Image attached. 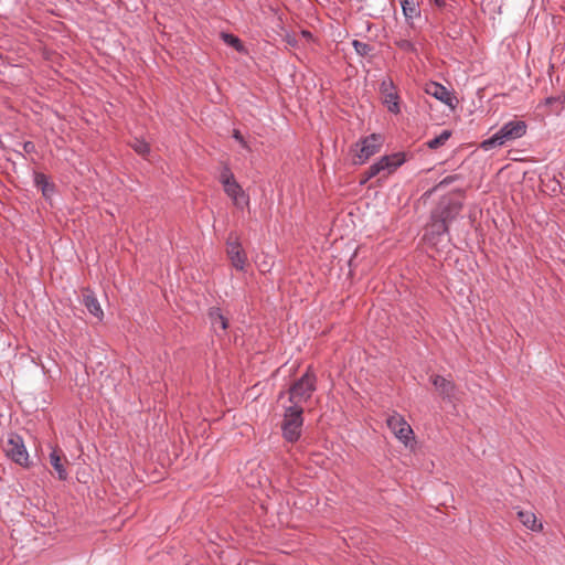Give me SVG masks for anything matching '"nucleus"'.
<instances>
[{
  "instance_id": "nucleus-1",
  "label": "nucleus",
  "mask_w": 565,
  "mask_h": 565,
  "mask_svg": "<svg viewBox=\"0 0 565 565\" xmlns=\"http://www.w3.org/2000/svg\"><path fill=\"white\" fill-rule=\"evenodd\" d=\"M527 130V125L523 120H510L505 122L495 134L490 138L484 139L480 147L484 151L492 150L501 147L510 141L522 138Z\"/></svg>"
},
{
  "instance_id": "nucleus-2",
  "label": "nucleus",
  "mask_w": 565,
  "mask_h": 565,
  "mask_svg": "<svg viewBox=\"0 0 565 565\" xmlns=\"http://www.w3.org/2000/svg\"><path fill=\"white\" fill-rule=\"evenodd\" d=\"M303 407L300 405L284 406V417L281 422L282 437L288 443H297L302 434Z\"/></svg>"
},
{
  "instance_id": "nucleus-3",
  "label": "nucleus",
  "mask_w": 565,
  "mask_h": 565,
  "mask_svg": "<svg viewBox=\"0 0 565 565\" xmlns=\"http://www.w3.org/2000/svg\"><path fill=\"white\" fill-rule=\"evenodd\" d=\"M317 390V377L311 369L308 367L305 374L295 381L288 390L289 405H300L307 403Z\"/></svg>"
},
{
  "instance_id": "nucleus-4",
  "label": "nucleus",
  "mask_w": 565,
  "mask_h": 565,
  "mask_svg": "<svg viewBox=\"0 0 565 565\" xmlns=\"http://www.w3.org/2000/svg\"><path fill=\"white\" fill-rule=\"evenodd\" d=\"M220 182L223 185L224 192L232 199L233 204L237 209H245L249 204V198L244 192L242 186L235 180V177L228 167H224L220 174Z\"/></svg>"
},
{
  "instance_id": "nucleus-5",
  "label": "nucleus",
  "mask_w": 565,
  "mask_h": 565,
  "mask_svg": "<svg viewBox=\"0 0 565 565\" xmlns=\"http://www.w3.org/2000/svg\"><path fill=\"white\" fill-rule=\"evenodd\" d=\"M8 458L22 467H29V454L23 438L18 434H10L3 448Z\"/></svg>"
},
{
  "instance_id": "nucleus-6",
  "label": "nucleus",
  "mask_w": 565,
  "mask_h": 565,
  "mask_svg": "<svg viewBox=\"0 0 565 565\" xmlns=\"http://www.w3.org/2000/svg\"><path fill=\"white\" fill-rule=\"evenodd\" d=\"M405 161V157L403 153H393L390 156H383L380 160L374 162L366 170V180H370L381 172H386L390 174L394 172L398 167H401Z\"/></svg>"
},
{
  "instance_id": "nucleus-7",
  "label": "nucleus",
  "mask_w": 565,
  "mask_h": 565,
  "mask_svg": "<svg viewBox=\"0 0 565 565\" xmlns=\"http://www.w3.org/2000/svg\"><path fill=\"white\" fill-rule=\"evenodd\" d=\"M405 161V157L403 153H393L390 156H383L380 160L374 162L366 170V180H370L381 172H386L390 174L394 172L398 167H401Z\"/></svg>"
},
{
  "instance_id": "nucleus-8",
  "label": "nucleus",
  "mask_w": 565,
  "mask_h": 565,
  "mask_svg": "<svg viewBox=\"0 0 565 565\" xmlns=\"http://www.w3.org/2000/svg\"><path fill=\"white\" fill-rule=\"evenodd\" d=\"M386 424L395 437L404 445H407L413 438V429L402 415L397 413L390 415Z\"/></svg>"
},
{
  "instance_id": "nucleus-9",
  "label": "nucleus",
  "mask_w": 565,
  "mask_h": 565,
  "mask_svg": "<svg viewBox=\"0 0 565 565\" xmlns=\"http://www.w3.org/2000/svg\"><path fill=\"white\" fill-rule=\"evenodd\" d=\"M382 145V138L380 135L372 134L361 140V142L355 145V151L358 161L355 163L362 164L364 163L370 157L375 154Z\"/></svg>"
},
{
  "instance_id": "nucleus-10",
  "label": "nucleus",
  "mask_w": 565,
  "mask_h": 565,
  "mask_svg": "<svg viewBox=\"0 0 565 565\" xmlns=\"http://www.w3.org/2000/svg\"><path fill=\"white\" fill-rule=\"evenodd\" d=\"M462 209V204L454 200H443L431 212L433 217L444 221L447 226L458 217Z\"/></svg>"
},
{
  "instance_id": "nucleus-11",
  "label": "nucleus",
  "mask_w": 565,
  "mask_h": 565,
  "mask_svg": "<svg viewBox=\"0 0 565 565\" xmlns=\"http://www.w3.org/2000/svg\"><path fill=\"white\" fill-rule=\"evenodd\" d=\"M380 92L383 95V103L386 105L388 111L399 114V97L391 78L382 81Z\"/></svg>"
},
{
  "instance_id": "nucleus-12",
  "label": "nucleus",
  "mask_w": 565,
  "mask_h": 565,
  "mask_svg": "<svg viewBox=\"0 0 565 565\" xmlns=\"http://www.w3.org/2000/svg\"><path fill=\"white\" fill-rule=\"evenodd\" d=\"M448 233V226L444 221H439L430 215V222L427 225L424 234V238L431 245H437L443 242V238Z\"/></svg>"
},
{
  "instance_id": "nucleus-13",
  "label": "nucleus",
  "mask_w": 565,
  "mask_h": 565,
  "mask_svg": "<svg viewBox=\"0 0 565 565\" xmlns=\"http://www.w3.org/2000/svg\"><path fill=\"white\" fill-rule=\"evenodd\" d=\"M425 93L440 100L451 109L456 108L457 98L441 84L430 82L426 84Z\"/></svg>"
},
{
  "instance_id": "nucleus-14",
  "label": "nucleus",
  "mask_w": 565,
  "mask_h": 565,
  "mask_svg": "<svg viewBox=\"0 0 565 565\" xmlns=\"http://www.w3.org/2000/svg\"><path fill=\"white\" fill-rule=\"evenodd\" d=\"M430 380L444 399L452 402L456 398V385L450 379L433 375Z\"/></svg>"
},
{
  "instance_id": "nucleus-15",
  "label": "nucleus",
  "mask_w": 565,
  "mask_h": 565,
  "mask_svg": "<svg viewBox=\"0 0 565 565\" xmlns=\"http://www.w3.org/2000/svg\"><path fill=\"white\" fill-rule=\"evenodd\" d=\"M207 316L214 333L217 337L224 335L228 328V319L222 313L221 309L212 307L209 309Z\"/></svg>"
},
{
  "instance_id": "nucleus-16",
  "label": "nucleus",
  "mask_w": 565,
  "mask_h": 565,
  "mask_svg": "<svg viewBox=\"0 0 565 565\" xmlns=\"http://www.w3.org/2000/svg\"><path fill=\"white\" fill-rule=\"evenodd\" d=\"M82 302L88 310L90 315H93L95 318H97L99 321L104 318V311L100 307V303L94 294L93 290L89 288H85L82 291Z\"/></svg>"
},
{
  "instance_id": "nucleus-17",
  "label": "nucleus",
  "mask_w": 565,
  "mask_h": 565,
  "mask_svg": "<svg viewBox=\"0 0 565 565\" xmlns=\"http://www.w3.org/2000/svg\"><path fill=\"white\" fill-rule=\"evenodd\" d=\"M227 255L231 259L232 265L238 269L243 270L246 265V255L241 247V244L237 242H232L227 244Z\"/></svg>"
},
{
  "instance_id": "nucleus-18",
  "label": "nucleus",
  "mask_w": 565,
  "mask_h": 565,
  "mask_svg": "<svg viewBox=\"0 0 565 565\" xmlns=\"http://www.w3.org/2000/svg\"><path fill=\"white\" fill-rule=\"evenodd\" d=\"M520 522L529 530L539 532L543 529V524L537 522L536 515L531 511H518Z\"/></svg>"
},
{
  "instance_id": "nucleus-19",
  "label": "nucleus",
  "mask_w": 565,
  "mask_h": 565,
  "mask_svg": "<svg viewBox=\"0 0 565 565\" xmlns=\"http://www.w3.org/2000/svg\"><path fill=\"white\" fill-rule=\"evenodd\" d=\"M403 14L408 23L420 17V9L416 0H401Z\"/></svg>"
},
{
  "instance_id": "nucleus-20",
  "label": "nucleus",
  "mask_w": 565,
  "mask_h": 565,
  "mask_svg": "<svg viewBox=\"0 0 565 565\" xmlns=\"http://www.w3.org/2000/svg\"><path fill=\"white\" fill-rule=\"evenodd\" d=\"M50 463L57 473V478L62 481L68 478V472L62 462L61 454L57 449H53L50 454Z\"/></svg>"
},
{
  "instance_id": "nucleus-21",
  "label": "nucleus",
  "mask_w": 565,
  "mask_h": 565,
  "mask_svg": "<svg viewBox=\"0 0 565 565\" xmlns=\"http://www.w3.org/2000/svg\"><path fill=\"white\" fill-rule=\"evenodd\" d=\"M34 182L46 198H50L55 191L54 184L49 181V178L44 173L36 172L34 174Z\"/></svg>"
},
{
  "instance_id": "nucleus-22",
  "label": "nucleus",
  "mask_w": 565,
  "mask_h": 565,
  "mask_svg": "<svg viewBox=\"0 0 565 565\" xmlns=\"http://www.w3.org/2000/svg\"><path fill=\"white\" fill-rule=\"evenodd\" d=\"M221 39L223 42L233 49H235L238 53H246V47L242 43V41L232 33L222 32Z\"/></svg>"
},
{
  "instance_id": "nucleus-23",
  "label": "nucleus",
  "mask_w": 565,
  "mask_h": 565,
  "mask_svg": "<svg viewBox=\"0 0 565 565\" xmlns=\"http://www.w3.org/2000/svg\"><path fill=\"white\" fill-rule=\"evenodd\" d=\"M450 137V130H443L440 135L427 141V147L433 150L438 149L439 147L444 146Z\"/></svg>"
},
{
  "instance_id": "nucleus-24",
  "label": "nucleus",
  "mask_w": 565,
  "mask_h": 565,
  "mask_svg": "<svg viewBox=\"0 0 565 565\" xmlns=\"http://www.w3.org/2000/svg\"><path fill=\"white\" fill-rule=\"evenodd\" d=\"M352 46L354 47L356 54H359L362 57L370 55V53L373 51V47L370 44L361 42L359 40H353Z\"/></svg>"
},
{
  "instance_id": "nucleus-25",
  "label": "nucleus",
  "mask_w": 565,
  "mask_h": 565,
  "mask_svg": "<svg viewBox=\"0 0 565 565\" xmlns=\"http://www.w3.org/2000/svg\"><path fill=\"white\" fill-rule=\"evenodd\" d=\"M457 180V175H448L446 178H444L436 186H434L431 190L427 191L425 193V195L429 196L433 194V192H435L437 189H441V188H445L449 184H451L452 182H455Z\"/></svg>"
},
{
  "instance_id": "nucleus-26",
  "label": "nucleus",
  "mask_w": 565,
  "mask_h": 565,
  "mask_svg": "<svg viewBox=\"0 0 565 565\" xmlns=\"http://www.w3.org/2000/svg\"><path fill=\"white\" fill-rule=\"evenodd\" d=\"M132 148L137 153L142 156L147 154L150 151L149 145L146 141L138 139H136L132 143Z\"/></svg>"
},
{
  "instance_id": "nucleus-27",
  "label": "nucleus",
  "mask_w": 565,
  "mask_h": 565,
  "mask_svg": "<svg viewBox=\"0 0 565 565\" xmlns=\"http://www.w3.org/2000/svg\"><path fill=\"white\" fill-rule=\"evenodd\" d=\"M395 44L403 51L405 52H413L415 51V46L413 44L412 41L409 40H406V39H401L398 41L395 42Z\"/></svg>"
},
{
  "instance_id": "nucleus-28",
  "label": "nucleus",
  "mask_w": 565,
  "mask_h": 565,
  "mask_svg": "<svg viewBox=\"0 0 565 565\" xmlns=\"http://www.w3.org/2000/svg\"><path fill=\"white\" fill-rule=\"evenodd\" d=\"M233 138L241 143V146L245 149H248V145L246 142V140L244 139V137L242 136V134L239 132V130H234L233 132Z\"/></svg>"
},
{
  "instance_id": "nucleus-29",
  "label": "nucleus",
  "mask_w": 565,
  "mask_h": 565,
  "mask_svg": "<svg viewBox=\"0 0 565 565\" xmlns=\"http://www.w3.org/2000/svg\"><path fill=\"white\" fill-rule=\"evenodd\" d=\"M23 150L26 153H32L35 151V145L32 141H25L23 142Z\"/></svg>"
},
{
  "instance_id": "nucleus-30",
  "label": "nucleus",
  "mask_w": 565,
  "mask_h": 565,
  "mask_svg": "<svg viewBox=\"0 0 565 565\" xmlns=\"http://www.w3.org/2000/svg\"><path fill=\"white\" fill-rule=\"evenodd\" d=\"M429 1L433 2L439 9H443L446 7L445 0H429Z\"/></svg>"
},
{
  "instance_id": "nucleus-31",
  "label": "nucleus",
  "mask_w": 565,
  "mask_h": 565,
  "mask_svg": "<svg viewBox=\"0 0 565 565\" xmlns=\"http://www.w3.org/2000/svg\"><path fill=\"white\" fill-rule=\"evenodd\" d=\"M301 34H302V36H303V38H306V39H311V38H312L311 32L306 31V30L301 31Z\"/></svg>"
},
{
  "instance_id": "nucleus-32",
  "label": "nucleus",
  "mask_w": 565,
  "mask_h": 565,
  "mask_svg": "<svg viewBox=\"0 0 565 565\" xmlns=\"http://www.w3.org/2000/svg\"><path fill=\"white\" fill-rule=\"evenodd\" d=\"M366 181H367V180H366V171H365V172H364V177H363V179L361 180V184H364Z\"/></svg>"
}]
</instances>
